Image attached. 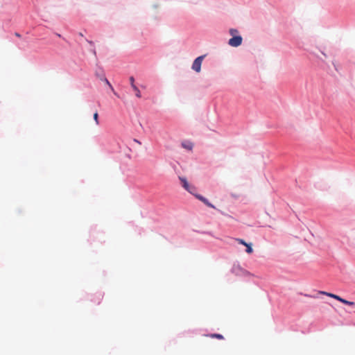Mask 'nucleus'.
Instances as JSON below:
<instances>
[{
    "label": "nucleus",
    "mask_w": 355,
    "mask_h": 355,
    "mask_svg": "<svg viewBox=\"0 0 355 355\" xmlns=\"http://www.w3.org/2000/svg\"><path fill=\"white\" fill-rule=\"evenodd\" d=\"M230 33L233 37L229 40L228 44L234 47L241 45L242 44L243 38L241 36L236 35L238 31L236 29H230Z\"/></svg>",
    "instance_id": "f257e3e1"
},
{
    "label": "nucleus",
    "mask_w": 355,
    "mask_h": 355,
    "mask_svg": "<svg viewBox=\"0 0 355 355\" xmlns=\"http://www.w3.org/2000/svg\"><path fill=\"white\" fill-rule=\"evenodd\" d=\"M205 55H200L195 59L192 64V69L196 71L197 73L200 72L201 71V65L202 60H204Z\"/></svg>",
    "instance_id": "f03ea898"
},
{
    "label": "nucleus",
    "mask_w": 355,
    "mask_h": 355,
    "mask_svg": "<svg viewBox=\"0 0 355 355\" xmlns=\"http://www.w3.org/2000/svg\"><path fill=\"white\" fill-rule=\"evenodd\" d=\"M179 179L182 183V187L189 193H193V191L196 190V188L193 186H191L189 184L187 179L183 177H179Z\"/></svg>",
    "instance_id": "7ed1b4c3"
},
{
    "label": "nucleus",
    "mask_w": 355,
    "mask_h": 355,
    "mask_svg": "<svg viewBox=\"0 0 355 355\" xmlns=\"http://www.w3.org/2000/svg\"><path fill=\"white\" fill-rule=\"evenodd\" d=\"M129 80H130V85H131L132 89L135 92L136 96L138 97V98H141V92L139 91V88L135 85V78H134V77L133 76H130V78H129Z\"/></svg>",
    "instance_id": "20e7f679"
},
{
    "label": "nucleus",
    "mask_w": 355,
    "mask_h": 355,
    "mask_svg": "<svg viewBox=\"0 0 355 355\" xmlns=\"http://www.w3.org/2000/svg\"><path fill=\"white\" fill-rule=\"evenodd\" d=\"M101 80L103 81L105 83V84L110 87V89L113 92V93L115 94V95H117L116 93L115 92L114 89V87H112V85H111V83H110V81L106 78L104 73H102L101 75Z\"/></svg>",
    "instance_id": "39448f33"
},
{
    "label": "nucleus",
    "mask_w": 355,
    "mask_h": 355,
    "mask_svg": "<svg viewBox=\"0 0 355 355\" xmlns=\"http://www.w3.org/2000/svg\"><path fill=\"white\" fill-rule=\"evenodd\" d=\"M196 197L198 199H199L200 200H201L202 202H204L206 205H207L208 207H211V208H215V207L211 204L210 203L207 199H206L205 198H204L203 196H200V195H196Z\"/></svg>",
    "instance_id": "423d86ee"
},
{
    "label": "nucleus",
    "mask_w": 355,
    "mask_h": 355,
    "mask_svg": "<svg viewBox=\"0 0 355 355\" xmlns=\"http://www.w3.org/2000/svg\"><path fill=\"white\" fill-rule=\"evenodd\" d=\"M182 146L185 148V149H187L189 150H191L192 148H193V144L190 141H184L182 143Z\"/></svg>",
    "instance_id": "0eeeda50"
},
{
    "label": "nucleus",
    "mask_w": 355,
    "mask_h": 355,
    "mask_svg": "<svg viewBox=\"0 0 355 355\" xmlns=\"http://www.w3.org/2000/svg\"><path fill=\"white\" fill-rule=\"evenodd\" d=\"M245 252L250 254L252 252V248L251 243H245Z\"/></svg>",
    "instance_id": "6e6552de"
},
{
    "label": "nucleus",
    "mask_w": 355,
    "mask_h": 355,
    "mask_svg": "<svg viewBox=\"0 0 355 355\" xmlns=\"http://www.w3.org/2000/svg\"><path fill=\"white\" fill-rule=\"evenodd\" d=\"M341 303L344 304H346V305H349V306H354L355 305V303L354 302H351V301H348L345 299H343L341 300Z\"/></svg>",
    "instance_id": "1a4fd4ad"
},
{
    "label": "nucleus",
    "mask_w": 355,
    "mask_h": 355,
    "mask_svg": "<svg viewBox=\"0 0 355 355\" xmlns=\"http://www.w3.org/2000/svg\"><path fill=\"white\" fill-rule=\"evenodd\" d=\"M211 338H216L218 339H223V336L221 334H213L210 336Z\"/></svg>",
    "instance_id": "9d476101"
},
{
    "label": "nucleus",
    "mask_w": 355,
    "mask_h": 355,
    "mask_svg": "<svg viewBox=\"0 0 355 355\" xmlns=\"http://www.w3.org/2000/svg\"><path fill=\"white\" fill-rule=\"evenodd\" d=\"M94 119L95 121V123L96 125H98L99 124V121H98V114L97 112H96L94 114Z\"/></svg>",
    "instance_id": "9b49d317"
},
{
    "label": "nucleus",
    "mask_w": 355,
    "mask_h": 355,
    "mask_svg": "<svg viewBox=\"0 0 355 355\" xmlns=\"http://www.w3.org/2000/svg\"><path fill=\"white\" fill-rule=\"evenodd\" d=\"M320 293H321L322 295H327V296H329L330 297H333V296H334L333 293H327V292H324V291H320Z\"/></svg>",
    "instance_id": "f8f14e48"
},
{
    "label": "nucleus",
    "mask_w": 355,
    "mask_h": 355,
    "mask_svg": "<svg viewBox=\"0 0 355 355\" xmlns=\"http://www.w3.org/2000/svg\"><path fill=\"white\" fill-rule=\"evenodd\" d=\"M332 298H334V299H335V300H338V301H339L340 302H341V300H343L342 297H340V296H338L337 295H335V294H334V296H333Z\"/></svg>",
    "instance_id": "ddd939ff"
},
{
    "label": "nucleus",
    "mask_w": 355,
    "mask_h": 355,
    "mask_svg": "<svg viewBox=\"0 0 355 355\" xmlns=\"http://www.w3.org/2000/svg\"><path fill=\"white\" fill-rule=\"evenodd\" d=\"M103 73V71H101L100 73H98V72H96V76H97L100 80H101V73Z\"/></svg>",
    "instance_id": "4468645a"
},
{
    "label": "nucleus",
    "mask_w": 355,
    "mask_h": 355,
    "mask_svg": "<svg viewBox=\"0 0 355 355\" xmlns=\"http://www.w3.org/2000/svg\"><path fill=\"white\" fill-rule=\"evenodd\" d=\"M237 241L242 245H244V240L243 239H237Z\"/></svg>",
    "instance_id": "2eb2a0df"
},
{
    "label": "nucleus",
    "mask_w": 355,
    "mask_h": 355,
    "mask_svg": "<svg viewBox=\"0 0 355 355\" xmlns=\"http://www.w3.org/2000/svg\"><path fill=\"white\" fill-rule=\"evenodd\" d=\"M237 269H239V266H234L233 267V270H234V272H236Z\"/></svg>",
    "instance_id": "dca6fc26"
},
{
    "label": "nucleus",
    "mask_w": 355,
    "mask_h": 355,
    "mask_svg": "<svg viewBox=\"0 0 355 355\" xmlns=\"http://www.w3.org/2000/svg\"><path fill=\"white\" fill-rule=\"evenodd\" d=\"M15 35L18 37H21L20 34H19L18 33H15Z\"/></svg>",
    "instance_id": "f3484780"
},
{
    "label": "nucleus",
    "mask_w": 355,
    "mask_h": 355,
    "mask_svg": "<svg viewBox=\"0 0 355 355\" xmlns=\"http://www.w3.org/2000/svg\"><path fill=\"white\" fill-rule=\"evenodd\" d=\"M135 141H136V143H138V144H141V143H140L138 140H137V139H135Z\"/></svg>",
    "instance_id": "a211bd4d"
},
{
    "label": "nucleus",
    "mask_w": 355,
    "mask_h": 355,
    "mask_svg": "<svg viewBox=\"0 0 355 355\" xmlns=\"http://www.w3.org/2000/svg\"><path fill=\"white\" fill-rule=\"evenodd\" d=\"M90 44H92V41H89V40H87Z\"/></svg>",
    "instance_id": "6ab92c4d"
}]
</instances>
